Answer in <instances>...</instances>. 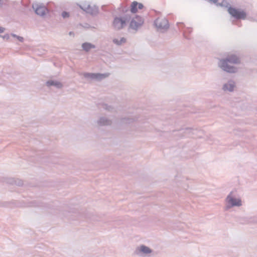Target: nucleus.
Returning a JSON list of instances; mask_svg holds the SVG:
<instances>
[{
	"label": "nucleus",
	"mask_w": 257,
	"mask_h": 257,
	"mask_svg": "<svg viewBox=\"0 0 257 257\" xmlns=\"http://www.w3.org/2000/svg\"><path fill=\"white\" fill-rule=\"evenodd\" d=\"M225 210H228L234 207H240L242 205L241 199L236 195V191H231L225 199Z\"/></svg>",
	"instance_id": "1"
},
{
	"label": "nucleus",
	"mask_w": 257,
	"mask_h": 257,
	"mask_svg": "<svg viewBox=\"0 0 257 257\" xmlns=\"http://www.w3.org/2000/svg\"><path fill=\"white\" fill-rule=\"evenodd\" d=\"M131 20V17L125 15L123 17H115L113 22V27L114 29L119 30L123 28L126 24Z\"/></svg>",
	"instance_id": "2"
},
{
	"label": "nucleus",
	"mask_w": 257,
	"mask_h": 257,
	"mask_svg": "<svg viewBox=\"0 0 257 257\" xmlns=\"http://www.w3.org/2000/svg\"><path fill=\"white\" fill-rule=\"evenodd\" d=\"M224 59H220L218 65L222 70L230 73H235L237 72V68L231 65Z\"/></svg>",
	"instance_id": "3"
},
{
	"label": "nucleus",
	"mask_w": 257,
	"mask_h": 257,
	"mask_svg": "<svg viewBox=\"0 0 257 257\" xmlns=\"http://www.w3.org/2000/svg\"><path fill=\"white\" fill-rule=\"evenodd\" d=\"M152 252V249L149 247L141 244L136 248L134 253L139 256H145L151 254Z\"/></svg>",
	"instance_id": "4"
},
{
	"label": "nucleus",
	"mask_w": 257,
	"mask_h": 257,
	"mask_svg": "<svg viewBox=\"0 0 257 257\" xmlns=\"http://www.w3.org/2000/svg\"><path fill=\"white\" fill-rule=\"evenodd\" d=\"M155 24L158 30L162 32L167 31L169 27L168 21L165 18H158L155 21Z\"/></svg>",
	"instance_id": "5"
},
{
	"label": "nucleus",
	"mask_w": 257,
	"mask_h": 257,
	"mask_svg": "<svg viewBox=\"0 0 257 257\" xmlns=\"http://www.w3.org/2000/svg\"><path fill=\"white\" fill-rule=\"evenodd\" d=\"M109 75V73H84L83 74V75L85 78L96 81H101L108 77Z\"/></svg>",
	"instance_id": "6"
},
{
	"label": "nucleus",
	"mask_w": 257,
	"mask_h": 257,
	"mask_svg": "<svg viewBox=\"0 0 257 257\" xmlns=\"http://www.w3.org/2000/svg\"><path fill=\"white\" fill-rule=\"evenodd\" d=\"M32 8L36 14L41 17L45 16L48 12L47 8L41 4L34 3Z\"/></svg>",
	"instance_id": "7"
},
{
	"label": "nucleus",
	"mask_w": 257,
	"mask_h": 257,
	"mask_svg": "<svg viewBox=\"0 0 257 257\" xmlns=\"http://www.w3.org/2000/svg\"><path fill=\"white\" fill-rule=\"evenodd\" d=\"M143 19L142 17L137 16L135 18H134L131 21L130 27L131 29L137 30L143 25Z\"/></svg>",
	"instance_id": "8"
},
{
	"label": "nucleus",
	"mask_w": 257,
	"mask_h": 257,
	"mask_svg": "<svg viewBox=\"0 0 257 257\" xmlns=\"http://www.w3.org/2000/svg\"><path fill=\"white\" fill-rule=\"evenodd\" d=\"M228 12L232 16L237 19H244L246 17V14L243 11H241L230 7L228 8Z\"/></svg>",
	"instance_id": "9"
},
{
	"label": "nucleus",
	"mask_w": 257,
	"mask_h": 257,
	"mask_svg": "<svg viewBox=\"0 0 257 257\" xmlns=\"http://www.w3.org/2000/svg\"><path fill=\"white\" fill-rule=\"evenodd\" d=\"M80 8L87 13H89L92 15H95L98 13V8L95 6H91L89 4H85Z\"/></svg>",
	"instance_id": "10"
},
{
	"label": "nucleus",
	"mask_w": 257,
	"mask_h": 257,
	"mask_svg": "<svg viewBox=\"0 0 257 257\" xmlns=\"http://www.w3.org/2000/svg\"><path fill=\"white\" fill-rule=\"evenodd\" d=\"M112 123V120L105 116H100L96 121V123L99 126H109Z\"/></svg>",
	"instance_id": "11"
},
{
	"label": "nucleus",
	"mask_w": 257,
	"mask_h": 257,
	"mask_svg": "<svg viewBox=\"0 0 257 257\" xmlns=\"http://www.w3.org/2000/svg\"><path fill=\"white\" fill-rule=\"evenodd\" d=\"M235 87V83L234 81L230 79L222 85V89L224 92H232Z\"/></svg>",
	"instance_id": "12"
},
{
	"label": "nucleus",
	"mask_w": 257,
	"mask_h": 257,
	"mask_svg": "<svg viewBox=\"0 0 257 257\" xmlns=\"http://www.w3.org/2000/svg\"><path fill=\"white\" fill-rule=\"evenodd\" d=\"M137 115L128 116L120 118V123L122 124H131L138 120Z\"/></svg>",
	"instance_id": "13"
},
{
	"label": "nucleus",
	"mask_w": 257,
	"mask_h": 257,
	"mask_svg": "<svg viewBox=\"0 0 257 257\" xmlns=\"http://www.w3.org/2000/svg\"><path fill=\"white\" fill-rule=\"evenodd\" d=\"M238 221L241 224L257 223V217L251 216L241 217Z\"/></svg>",
	"instance_id": "14"
},
{
	"label": "nucleus",
	"mask_w": 257,
	"mask_h": 257,
	"mask_svg": "<svg viewBox=\"0 0 257 257\" xmlns=\"http://www.w3.org/2000/svg\"><path fill=\"white\" fill-rule=\"evenodd\" d=\"M224 59L230 64H238L240 62L239 58L234 54L228 55Z\"/></svg>",
	"instance_id": "15"
},
{
	"label": "nucleus",
	"mask_w": 257,
	"mask_h": 257,
	"mask_svg": "<svg viewBox=\"0 0 257 257\" xmlns=\"http://www.w3.org/2000/svg\"><path fill=\"white\" fill-rule=\"evenodd\" d=\"M46 84L48 87L53 86L58 89L62 88L63 86L61 82L55 80H49L46 82Z\"/></svg>",
	"instance_id": "16"
},
{
	"label": "nucleus",
	"mask_w": 257,
	"mask_h": 257,
	"mask_svg": "<svg viewBox=\"0 0 257 257\" xmlns=\"http://www.w3.org/2000/svg\"><path fill=\"white\" fill-rule=\"evenodd\" d=\"M95 46L90 43L85 42L82 44L83 50L86 52H88L90 49L95 48Z\"/></svg>",
	"instance_id": "17"
},
{
	"label": "nucleus",
	"mask_w": 257,
	"mask_h": 257,
	"mask_svg": "<svg viewBox=\"0 0 257 257\" xmlns=\"http://www.w3.org/2000/svg\"><path fill=\"white\" fill-rule=\"evenodd\" d=\"M126 40L124 37H121L119 38H114L112 40V42L114 44L117 46H120L125 43Z\"/></svg>",
	"instance_id": "18"
},
{
	"label": "nucleus",
	"mask_w": 257,
	"mask_h": 257,
	"mask_svg": "<svg viewBox=\"0 0 257 257\" xmlns=\"http://www.w3.org/2000/svg\"><path fill=\"white\" fill-rule=\"evenodd\" d=\"M102 107L104 110L109 112H114L115 111V109L113 106L107 104H102Z\"/></svg>",
	"instance_id": "19"
},
{
	"label": "nucleus",
	"mask_w": 257,
	"mask_h": 257,
	"mask_svg": "<svg viewBox=\"0 0 257 257\" xmlns=\"http://www.w3.org/2000/svg\"><path fill=\"white\" fill-rule=\"evenodd\" d=\"M138 3L136 2V1H134L132 3V4H131V11L132 13H135L137 12V6H138Z\"/></svg>",
	"instance_id": "20"
},
{
	"label": "nucleus",
	"mask_w": 257,
	"mask_h": 257,
	"mask_svg": "<svg viewBox=\"0 0 257 257\" xmlns=\"http://www.w3.org/2000/svg\"><path fill=\"white\" fill-rule=\"evenodd\" d=\"M220 6H223L225 7H227L229 5V4L227 3L226 1H223L221 3L218 4Z\"/></svg>",
	"instance_id": "21"
},
{
	"label": "nucleus",
	"mask_w": 257,
	"mask_h": 257,
	"mask_svg": "<svg viewBox=\"0 0 257 257\" xmlns=\"http://www.w3.org/2000/svg\"><path fill=\"white\" fill-rule=\"evenodd\" d=\"M62 16L63 18H68L69 17V14L66 12H63L62 13Z\"/></svg>",
	"instance_id": "22"
},
{
	"label": "nucleus",
	"mask_w": 257,
	"mask_h": 257,
	"mask_svg": "<svg viewBox=\"0 0 257 257\" xmlns=\"http://www.w3.org/2000/svg\"><path fill=\"white\" fill-rule=\"evenodd\" d=\"M15 184L18 186H22L23 184V182L21 180H17L15 181Z\"/></svg>",
	"instance_id": "23"
},
{
	"label": "nucleus",
	"mask_w": 257,
	"mask_h": 257,
	"mask_svg": "<svg viewBox=\"0 0 257 257\" xmlns=\"http://www.w3.org/2000/svg\"><path fill=\"white\" fill-rule=\"evenodd\" d=\"M0 37L7 40H8L10 39V35L8 34L5 35L4 36L0 35Z\"/></svg>",
	"instance_id": "24"
},
{
	"label": "nucleus",
	"mask_w": 257,
	"mask_h": 257,
	"mask_svg": "<svg viewBox=\"0 0 257 257\" xmlns=\"http://www.w3.org/2000/svg\"><path fill=\"white\" fill-rule=\"evenodd\" d=\"M193 130L191 128H186L185 129V133H188V134H190V133H191Z\"/></svg>",
	"instance_id": "25"
},
{
	"label": "nucleus",
	"mask_w": 257,
	"mask_h": 257,
	"mask_svg": "<svg viewBox=\"0 0 257 257\" xmlns=\"http://www.w3.org/2000/svg\"><path fill=\"white\" fill-rule=\"evenodd\" d=\"M17 39H18L20 42H23V41H24V38H23V37H21V36H18L17 37Z\"/></svg>",
	"instance_id": "26"
},
{
	"label": "nucleus",
	"mask_w": 257,
	"mask_h": 257,
	"mask_svg": "<svg viewBox=\"0 0 257 257\" xmlns=\"http://www.w3.org/2000/svg\"><path fill=\"white\" fill-rule=\"evenodd\" d=\"M138 9L140 10L142 9L144 7L143 5L141 3H138Z\"/></svg>",
	"instance_id": "27"
},
{
	"label": "nucleus",
	"mask_w": 257,
	"mask_h": 257,
	"mask_svg": "<svg viewBox=\"0 0 257 257\" xmlns=\"http://www.w3.org/2000/svg\"><path fill=\"white\" fill-rule=\"evenodd\" d=\"M5 30V28L3 27H0V33H3Z\"/></svg>",
	"instance_id": "28"
},
{
	"label": "nucleus",
	"mask_w": 257,
	"mask_h": 257,
	"mask_svg": "<svg viewBox=\"0 0 257 257\" xmlns=\"http://www.w3.org/2000/svg\"><path fill=\"white\" fill-rule=\"evenodd\" d=\"M11 36H12V37H14V38H17V37L18 36L16 35V34H13V33L11 34Z\"/></svg>",
	"instance_id": "29"
},
{
	"label": "nucleus",
	"mask_w": 257,
	"mask_h": 257,
	"mask_svg": "<svg viewBox=\"0 0 257 257\" xmlns=\"http://www.w3.org/2000/svg\"><path fill=\"white\" fill-rule=\"evenodd\" d=\"M69 35H70V36H71V35H73H73H74V33H73V32H70L69 33Z\"/></svg>",
	"instance_id": "30"
},
{
	"label": "nucleus",
	"mask_w": 257,
	"mask_h": 257,
	"mask_svg": "<svg viewBox=\"0 0 257 257\" xmlns=\"http://www.w3.org/2000/svg\"><path fill=\"white\" fill-rule=\"evenodd\" d=\"M211 2H212L214 3H215L217 2V0H209Z\"/></svg>",
	"instance_id": "31"
},
{
	"label": "nucleus",
	"mask_w": 257,
	"mask_h": 257,
	"mask_svg": "<svg viewBox=\"0 0 257 257\" xmlns=\"http://www.w3.org/2000/svg\"><path fill=\"white\" fill-rule=\"evenodd\" d=\"M180 24H181V23H177V25H179Z\"/></svg>",
	"instance_id": "32"
}]
</instances>
